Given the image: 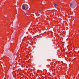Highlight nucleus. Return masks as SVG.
<instances>
[{
	"instance_id": "f257e3e1",
	"label": "nucleus",
	"mask_w": 79,
	"mask_h": 79,
	"mask_svg": "<svg viewBox=\"0 0 79 79\" xmlns=\"http://www.w3.org/2000/svg\"><path fill=\"white\" fill-rule=\"evenodd\" d=\"M22 8L23 10H27L28 8V5L26 4H23L22 6Z\"/></svg>"
},
{
	"instance_id": "f03ea898",
	"label": "nucleus",
	"mask_w": 79,
	"mask_h": 79,
	"mask_svg": "<svg viewBox=\"0 0 79 79\" xmlns=\"http://www.w3.org/2000/svg\"><path fill=\"white\" fill-rule=\"evenodd\" d=\"M76 4H75V3L74 2H71L70 4V7H71V8H74Z\"/></svg>"
},
{
	"instance_id": "7ed1b4c3",
	"label": "nucleus",
	"mask_w": 79,
	"mask_h": 79,
	"mask_svg": "<svg viewBox=\"0 0 79 79\" xmlns=\"http://www.w3.org/2000/svg\"><path fill=\"white\" fill-rule=\"evenodd\" d=\"M57 6V4H54V6L55 7H56V6Z\"/></svg>"
},
{
	"instance_id": "20e7f679",
	"label": "nucleus",
	"mask_w": 79,
	"mask_h": 79,
	"mask_svg": "<svg viewBox=\"0 0 79 79\" xmlns=\"http://www.w3.org/2000/svg\"><path fill=\"white\" fill-rule=\"evenodd\" d=\"M25 15H27V13H25Z\"/></svg>"
},
{
	"instance_id": "39448f33",
	"label": "nucleus",
	"mask_w": 79,
	"mask_h": 79,
	"mask_svg": "<svg viewBox=\"0 0 79 79\" xmlns=\"http://www.w3.org/2000/svg\"><path fill=\"white\" fill-rule=\"evenodd\" d=\"M41 11H42V10H40L39 11V13H40V12H41Z\"/></svg>"
}]
</instances>
